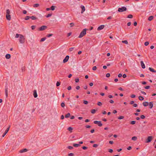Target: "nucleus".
<instances>
[{"mask_svg":"<svg viewBox=\"0 0 156 156\" xmlns=\"http://www.w3.org/2000/svg\"><path fill=\"white\" fill-rule=\"evenodd\" d=\"M130 97L131 98H135L136 97V95L134 94H132Z\"/></svg>","mask_w":156,"mask_h":156,"instance_id":"864d4df0","label":"nucleus"},{"mask_svg":"<svg viewBox=\"0 0 156 156\" xmlns=\"http://www.w3.org/2000/svg\"><path fill=\"white\" fill-rule=\"evenodd\" d=\"M122 42L125 44H128V41L127 40L122 41Z\"/></svg>","mask_w":156,"mask_h":156,"instance_id":"cd10ccee","label":"nucleus"},{"mask_svg":"<svg viewBox=\"0 0 156 156\" xmlns=\"http://www.w3.org/2000/svg\"><path fill=\"white\" fill-rule=\"evenodd\" d=\"M5 93L6 97L7 98L8 97V88L7 87L5 88Z\"/></svg>","mask_w":156,"mask_h":156,"instance_id":"ddd939ff","label":"nucleus"},{"mask_svg":"<svg viewBox=\"0 0 156 156\" xmlns=\"http://www.w3.org/2000/svg\"><path fill=\"white\" fill-rule=\"evenodd\" d=\"M145 118V116L143 115H142L140 116V118L142 119H144Z\"/></svg>","mask_w":156,"mask_h":156,"instance_id":"37998d69","label":"nucleus"},{"mask_svg":"<svg viewBox=\"0 0 156 156\" xmlns=\"http://www.w3.org/2000/svg\"><path fill=\"white\" fill-rule=\"evenodd\" d=\"M109 102L110 103H112V104L114 102V101L112 100H110L109 101Z\"/></svg>","mask_w":156,"mask_h":156,"instance_id":"bf43d9fd","label":"nucleus"},{"mask_svg":"<svg viewBox=\"0 0 156 156\" xmlns=\"http://www.w3.org/2000/svg\"><path fill=\"white\" fill-rule=\"evenodd\" d=\"M74 48H71L69 49L70 51H71L73 50Z\"/></svg>","mask_w":156,"mask_h":156,"instance_id":"338daca9","label":"nucleus"},{"mask_svg":"<svg viewBox=\"0 0 156 156\" xmlns=\"http://www.w3.org/2000/svg\"><path fill=\"white\" fill-rule=\"evenodd\" d=\"M82 148L83 150H86V149H87V147H85V146H83L82 147Z\"/></svg>","mask_w":156,"mask_h":156,"instance_id":"8fccbe9b","label":"nucleus"},{"mask_svg":"<svg viewBox=\"0 0 156 156\" xmlns=\"http://www.w3.org/2000/svg\"><path fill=\"white\" fill-rule=\"evenodd\" d=\"M68 148L70 150H72L73 148V147L72 146H69L68 147Z\"/></svg>","mask_w":156,"mask_h":156,"instance_id":"58836bf2","label":"nucleus"},{"mask_svg":"<svg viewBox=\"0 0 156 156\" xmlns=\"http://www.w3.org/2000/svg\"><path fill=\"white\" fill-rule=\"evenodd\" d=\"M135 123H136L135 121H131V122H130V124L132 125H134V124H135Z\"/></svg>","mask_w":156,"mask_h":156,"instance_id":"72a5a7b5","label":"nucleus"},{"mask_svg":"<svg viewBox=\"0 0 156 156\" xmlns=\"http://www.w3.org/2000/svg\"><path fill=\"white\" fill-rule=\"evenodd\" d=\"M34 97L35 98H37V95L36 90H34Z\"/></svg>","mask_w":156,"mask_h":156,"instance_id":"f3484780","label":"nucleus"},{"mask_svg":"<svg viewBox=\"0 0 156 156\" xmlns=\"http://www.w3.org/2000/svg\"><path fill=\"white\" fill-rule=\"evenodd\" d=\"M6 15H10V11L9 9H7L6 10Z\"/></svg>","mask_w":156,"mask_h":156,"instance_id":"5701e85b","label":"nucleus"},{"mask_svg":"<svg viewBox=\"0 0 156 156\" xmlns=\"http://www.w3.org/2000/svg\"><path fill=\"white\" fill-rule=\"evenodd\" d=\"M70 27H73L74 26V24L73 23H72L70 24Z\"/></svg>","mask_w":156,"mask_h":156,"instance_id":"49530a36","label":"nucleus"},{"mask_svg":"<svg viewBox=\"0 0 156 156\" xmlns=\"http://www.w3.org/2000/svg\"><path fill=\"white\" fill-rule=\"evenodd\" d=\"M104 27L105 26L104 25H101L98 27L97 30H100L103 29L104 28Z\"/></svg>","mask_w":156,"mask_h":156,"instance_id":"6e6552de","label":"nucleus"},{"mask_svg":"<svg viewBox=\"0 0 156 156\" xmlns=\"http://www.w3.org/2000/svg\"><path fill=\"white\" fill-rule=\"evenodd\" d=\"M60 82L58 81L56 83V86L57 87H58V86H59V85H60Z\"/></svg>","mask_w":156,"mask_h":156,"instance_id":"4c0bfd02","label":"nucleus"},{"mask_svg":"<svg viewBox=\"0 0 156 156\" xmlns=\"http://www.w3.org/2000/svg\"><path fill=\"white\" fill-rule=\"evenodd\" d=\"M6 18L7 20H11V16L10 15H6Z\"/></svg>","mask_w":156,"mask_h":156,"instance_id":"4468645a","label":"nucleus"},{"mask_svg":"<svg viewBox=\"0 0 156 156\" xmlns=\"http://www.w3.org/2000/svg\"><path fill=\"white\" fill-rule=\"evenodd\" d=\"M94 123L95 124H97L99 126H101L102 125L100 121H95L94 122Z\"/></svg>","mask_w":156,"mask_h":156,"instance_id":"39448f33","label":"nucleus"},{"mask_svg":"<svg viewBox=\"0 0 156 156\" xmlns=\"http://www.w3.org/2000/svg\"><path fill=\"white\" fill-rule=\"evenodd\" d=\"M85 127L87 128H90V126L89 125H87L85 126Z\"/></svg>","mask_w":156,"mask_h":156,"instance_id":"0e129e2a","label":"nucleus"},{"mask_svg":"<svg viewBox=\"0 0 156 156\" xmlns=\"http://www.w3.org/2000/svg\"><path fill=\"white\" fill-rule=\"evenodd\" d=\"M31 28L32 30H34L35 28V26H32L31 27Z\"/></svg>","mask_w":156,"mask_h":156,"instance_id":"4d7b16f0","label":"nucleus"},{"mask_svg":"<svg viewBox=\"0 0 156 156\" xmlns=\"http://www.w3.org/2000/svg\"><path fill=\"white\" fill-rule=\"evenodd\" d=\"M47 28V27L45 26H42L40 28H39V30L40 31H42L45 30Z\"/></svg>","mask_w":156,"mask_h":156,"instance_id":"0eeeda50","label":"nucleus"},{"mask_svg":"<svg viewBox=\"0 0 156 156\" xmlns=\"http://www.w3.org/2000/svg\"><path fill=\"white\" fill-rule=\"evenodd\" d=\"M83 103L87 105L88 103V102L87 101L84 100L83 101Z\"/></svg>","mask_w":156,"mask_h":156,"instance_id":"c03bdc74","label":"nucleus"},{"mask_svg":"<svg viewBox=\"0 0 156 156\" xmlns=\"http://www.w3.org/2000/svg\"><path fill=\"white\" fill-rule=\"evenodd\" d=\"M127 10V8L125 7H122L121 8H119L118 9V11L121 12L126 11Z\"/></svg>","mask_w":156,"mask_h":156,"instance_id":"7ed1b4c3","label":"nucleus"},{"mask_svg":"<svg viewBox=\"0 0 156 156\" xmlns=\"http://www.w3.org/2000/svg\"><path fill=\"white\" fill-rule=\"evenodd\" d=\"M71 89V87L70 86H69L67 88V89L68 90H70Z\"/></svg>","mask_w":156,"mask_h":156,"instance_id":"e2e57ef3","label":"nucleus"},{"mask_svg":"<svg viewBox=\"0 0 156 156\" xmlns=\"http://www.w3.org/2000/svg\"><path fill=\"white\" fill-rule=\"evenodd\" d=\"M81 8L82 9L81 13H83L85 11V7L83 5H81Z\"/></svg>","mask_w":156,"mask_h":156,"instance_id":"1a4fd4ad","label":"nucleus"},{"mask_svg":"<svg viewBox=\"0 0 156 156\" xmlns=\"http://www.w3.org/2000/svg\"><path fill=\"white\" fill-rule=\"evenodd\" d=\"M143 104V105L145 107H146L148 105V103L147 102H144Z\"/></svg>","mask_w":156,"mask_h":156,"instance_id":"dca6fc26","label":"nucleus"},{"mask_svg":"<svg viewBox=\"0 0 156 156\" xmlns=\"http://www.w3.org/2000/svg\"><path fill=\"white\" fill-rule=\"evenodd\" d=\"M87 30H88V29L86 28L84 29L80 33V35L78 37L79 38H81L83 37L84 35H85L86 33V31Z\"/></svg>","mask_w":156,"mask_h":156,"instance_id":"f03ea898","label":"nucleus"},{"mask_svg":"<svg viewBox=\"0 0 156 156\" xmlns=\"http://www.w3.org/2000/svg\"><path fill=\"white\" fill-rule=\"evenodd\" d=\"M73 129L71 127H69L68 128L67 130L69 131H70L73 130Z\"/></svg>","mask_w":156,"mask_h":156,"instance_id":"c9c22d12","label":"nucleus"},{"mask_svg":"<svg viewBox=\"0 0 156 156\" xmlns=\"http://www.w3.org/2000/svg\"><path fill=\"white\" fill-rule=\"evenodd\" d=\"M19 37V41L20 43H23L25 42V38L24 36L20 34H16L15 37L17 38Z\"/></svg>","mask_w":156,"mask_h":156,"instance_id":"f257e3e1","label":"nucleus"},{"mask_svg":"<svg viewBox=\"0 0 156 156\" xmlns=\"http://www.w3.org/2000/svg\"><path fill=\"white\" fill-rule=\"evenodd\" d=\"M108 97L110 98H113V96L112 95H109Z\"/></svg>","mask_w":156,"mask_h":156,"instance_id":"680f3d73","label":"nucleus"},{"mask_svg":"<svg viewBox=\"0 0 156 156\" xmlns=\"http://www.w3.org/2000/svg\"><path fill=\"white\" fill-rule=\"evenodd\" d=\"M110 73H108L106 74V76L107 77H109L110 76Z\"/></svg>","mask_w":156,"mask_h":156,"instance_id":"79ce46f5","label":"nucleus"},{"mask_svg":"<svg viewBox=\"0 0 156 156\" xmlns=\"http://www.w3.org/2000/svg\"><path fill=\"white\" fill-rule=\"evenodd\" d=\"M94 132V129H93L90 130V132L92 133H93Z\"/></svg>","mask_w":156,"mask_h":156,"instance_id":"69168bd1","label":"nucleus"},{"mask_svg":"<svg viewBox=\"0 0 156 156\" xmlns=\"http://www.w3.org/2000/svg\"><path fill=\"white\" fill-rule=\"evenodd\" d=\"M46 38L45 37H43L41 39V40H40V41H41V42L43 41H45L46 40Z\"/></svg>","mask_w":156,"mask_h":156,"instance_id":"7c9ffc66","label":"nucleus"},{"mask_svg":"<svg viewBox=\"0 0 156 156\" xmlns=\"http://www.w3.org/2000/svg\"><path fill=\"white\" fill-rule=\"evenodd\" d=\"M153 16H150L148 18V20L149 21L152 20L153 19Z\"/></svg>","mask_w":156,"mask_h":156,"instance_id":"412c9836","label":"nucleus"},{"mask_svg":"<svg viewBox=\"0 0 156 156\" xmlns=\"http://www.w3.org/2000/svg\"><path fill=\"white\" fill-rule=\"evenodd\" d=\"M7 133L6 131H5L4 133L3 134L2 136L4 137Z\"/></svg>","mask_w":156,"mask_h":156,"instance_id":"ea45409f","label":"nucleus"},{"mask_svg":"<svg viewBox=\"0 0 156 156\" xmlns=\"http://www.w3.org/2000/svg\"><path fill=\"white\" fill-rule=\"evenodd\" d=\"M30 16H27L25 18V20H28L29 18H30Z\"/></svg>","mask_w":156,"mask_h":156,"instance_id":"a19ab883","label":"nucleus"},{"mask_svg":"<svg viewBox=\"0 0 156 156\" xmlns=\"http://www.w3.org/2000/svg\"><path fill=\"white\" fill-rule=\"evenodd\" d=\"M153 139V137L152 136H149L147 137V139L146 140L145 142L146 143H149Z\"/></svg>","mask_w":156,"mask_h":156,"instance_id":"20e7f679","label":"nucleus"},{"mask_svg":"<svg viewBox=\"0 0 156 156\" xmlns=\"http://www.w3.org/2000/svg\"><path fill=\"white\" fill-rule=\"evenodd\" d=\"M148 105H149V108L150 109L152 108L153 106V102L151 101L150 102L149 104H148Z\"/></svg>","mask_w":156,"mask_h":156,"instance_id":"9d476101","label":"nucleus"},{"mask_svg":"<svg viewBox=\"0 0 156 156\" xmlns=\"http://www.w3.org/2000/svg\"><path fill=\"white\" fill-rule=\"evenodd\" d=\"M122 77L123 78H125L126 77V74H124L122 75Z\"/></svg>","mask_w":156,"mask_h":156,"instance_id":"774afa93","label":"nucleus"},{"mask_svg":"<svg viewBox=\"0 0 156 156\" xmlns=\"http://www.w3.org/2000/svg\"><path fill=\"white\" fill-rule=\"evenodd\" d=\"M52 15L51 14H48V15L46 16V17L47 18L51 16Z\"/></svg>","mask_w":156,"mask_h":156,"instance_id":"a18cd8bd","label":"nucleus"},{"mask_svg":"<svg viewBox=\"0 0 156 156\" xmlns=\"http://www.w3.org/2000/svg\"><path fill=\"white\" fill-rule=\"evenodd\" d=\"M30 18L31 19H32V20H35L37 19V18L36 17L34 16H30Z\"/></svg>","mask_w":156,"mask_h":156,"instance_id":"6ab92c4d","label":"nucleus"},{"mask_svg":"<svg viewBox=\"0 0 156 156\" xmlns=\"http://www.w3.org/2000/svg\"><path fill=\"white\" fill-rule=\"evenodd\" d=\"M124 118V116H120L118 117V119H123Z\"/></svg>","mask_w":156,"mask_h":156,"instance_id":"2f4dec72","label":"nucleus"},{"mask_svg":"<svg viewBox=\"0 0 156 156\" xmlns=\"http://www.w3.org/2000/svg\"><path fill=\"white\" fill-rule=\"evenodd\" d=\"M55 6L53 5L51 7V9L52 10H54L55 9Z\"/></svg>","mask_w":156,"mask_h":156,"instance_id":"c756f323","label":"nucleus"},{"mask_svg":"<svg viewBox=\"0 0 156 156\" xmlns=\"http://www.w3.org/2000/svg\"><path fill=\"white\" fill-rule=\"evenodd\" d=\"M27 151H28V150L27 149L25 148V149H24L21 150L19 152L20 153H22L23 152H27Z\"/></svg>","mask_w":156,"mask_h":156,"instance_id":"9b49d317","label":"nucleus"},{"mask_svg":"<svg viewBox=\"0 0 156 156\" xmlns=\"http://www.w3.org/2000/svg\"><path fill=\"white\" fill-rule=\"evenodd\" d=\"M113 151V150L112 149H109L108 150V152L110 153H112Z\"/></svg>","mask_w":156,"mask_h":156,"instance_id":"13d9d810","label":"nucleus"},{"mask_svg":"<svg viewBox=\"0 0 156 156\" xmlns=\"http://www.w3.org/2000/svg\"><path fill=\"white\" fill-rule=\"evenodd\" d=\"M53 35V34H48L46 36L47 37H50L51 36H52Z\"/></svg>","mask_w":156,"mask_h":156,"instance_id":"f704fd0d","label":"nucleus"},{"mask_svg":"<svg viewBox=\"0 0 156 156\" xmlns=\"http://www.w3.org/2000/svg\"><path fill=\"white\" fill-rule=\"evenodd\" d=\"M132 149V147L131 146H129L127 148V150H130Z\"/></svg>","mask_w":156,"mask_h":156,"instance_id":"052dcab7","label":"nucleus"},{"mask_svg":"<svg viewBox=\"0 0 156 156\" xmlns=\"http://www.w3.org/2000/svg\"><path fill=\"white\" fill-rule=\"evenodd\" d=\"M133 17V15L131 14L128 15L127 16V18H132Z\"/></svg>","mask_w":156,"mask_h":156,"instance_id":"c85d7f7f","label":"nucleus"},{"mask_svg":"<svg viewBox=\"0 0 156 156\" xmlns=\"http://www.w3.org/2000/svg\"><path fill=\"white\" fill-rule=\"evenodd\" d=\"M139 99L140 101H142L144 99V98L141 96H140L139 97Z\"/></svg>","mask_w":156,"mask_h":156,"instance_id":"b1692460","label":"nucleus"},{"mask_svg":"<svg viewBox=\"0 0 156 156\" xmlns=\"http://www.w3.org/2000/svg\"><path fill=\"white\" fill-rule=\"evenodd\" d=\"M69 58V56L68 55H67L66 56L65 58L63 60V62L64 63H65L66 62H67Z\"/></svg>","mask_w":156,"mask_h":156,"instance_id":"423d86ee","label":"nucleus"},{"mask_svg":"<svg viewBox=\"0 0 156 156\" xmlns=\"http://www.w3.org/2000/svg\"><path fill=\"white\" fill-rule=\"evenodd\" d=\"M98 146V145L97 144H94L93 145V147H97Z\"/></svg>","mask_w":156,"mask_h":156,"instance_id":"5fc2aeb1","label":"nucleus"},{"mask_svg":"<svg viewBox=\"0 0 156 156\" xmlns=\"http://www.w3.org/2000/svg\"><path fill=\"white\" fill-rule=\"evenodd\" d=\"M68 155L69 156H73L74 155V154L72 153H70Z\"/></svg>","mask_w":156,"mask_h":156,"instance_id":"3c124183","label":"nucleus"},{"mask_svg":"<svg viewBox=\"0 0 156 156\" xmlns=\"http://www.w3.org/2000/svg\"><path fill=\"white\" fill-rule=\"evenodd\" d=\"M97 104L99 106H101L102 105V103L100 102H99Z\"/></svg>","mask_w":156,"mask_h":156,"instance_id":"09e8293b","label":"nucleus"},{"mask_svg":"<svg viewBox=\"0 0 156 156\" xmlns=\"http://www.w3.org/2000/svg\"><path fill=\"white\" fill-rule=\"evenodd\" d=\"M96 111V110L93 109H92L91 110V112L92 114H94L95 113Z\"/></svg>","mask_w":156,"mask_h":156,"instance_id":"393cba45","label":"nucleus"},{"mask_svg":"<svg viewBox=\"0 0 156 156\" xmlns=\"http://www.w3.org/2000/svg\"><path fill=\"white\" fill-rule=\"evenodd\" d=\"M5 57L7 59H9L11 57V55L9 54H7L5 55Z\"/></svg>","mask_w":156,"mask_h":156,"instance_id":"a211bd4d","label":"nucleus"},{"mask_svg":"<svg viewBox=\"0 0 156 156\" xmlns=\"http://www.w3.org/2000/svg\"><path fill=\"white\" fill-rule=\"evenodd\" d=\"M79 80L78 78H76L75 79V81L76 83H78L79 82Z\"/></svg>","mask_w":156,"mask_h":156,"instance_id":"de8ad7c7","label":"nucleus"},{"mask_svg":"<svg viewBox=\"0 0 156 156\" xmlns=\"http://www.w3.org/2000/svg\"><path fill=\"white\" fill-rule=\"evenodd\" d=\"M97 69V67L96 66H94L93 68H92V69L93 70H96Z\"/></svg>","mask_w":156,"mask_h":156,"instance_id":"603ef678","label":"nucleus"},{"mask_svg":"<svg viewBox=\"0 0 156 156\" xmlns=\"http://www.w3.org/2000/svg\"><path fill=\"white\" fill-rule=\"evenodd\" d=\"M137 139V138L136 136H133L132 138V140H136Z\"/></svg>","mask_w":156,"mask_h":156,"instance_id":"bb28decb","label":"nucleus"},{"mask_svg":"<svg viewBox=\"0 0 156 156\" xmlns=\"http://www.w3.org/2000/svg\"><path fill=\"white\" fill-rule=\"evenodd\" d=\"M149 70L152 72H154V73H156V70H154L153 68L149 67Z\"/></svg>","mask_w":156,"mask_h":156,"instance_id":"2eb2a0df","label":"nucleus"},{"mask_svg":"<svg viewBox=\"0 0 156 156\" xmlns=\"http://www.w3.org/2000/svg\"><path fill=\"white\" fill-rule=\"evenodd\" d=\"M150 88V87L149 86H147L145 87V89H149Z\"/></svg>","mask_w":156,"mask_h":156,"instance_id":"6e6d98bb","label":"nucleus"},{"mask_svg":"<svg viewBox=\"0 0 156 156\" xmlns=\"http://www.w3.org/2000/svg\"><path fill=\"white\" fill-rule=\"evenodd\" d=\"M61 106L62 108L64 107L65 106V104L64 103V102L62 103L61 104Z\"/></svg>","mask_w":156,"mask_h":156,"instance_id":"473e14b6","label":"nucleus"},{"mask_svg":"<svg viewBox=\"0 0 156 156\" xmlns=\"http://www.w3.org/2000/svg\"><path fill=\"white\" fill-rule=\"evenodd\" d=\"M39 6V4H35L34 5L33 7H37Z\"/></svg>","mask_w":156,"mask_h":156,"instance_id":"a878e982","label":"nucleus"},{"mask_svg":"<svg viewBox=\"0 0 156 156\" xmlns=\"http://www.w3.org/2000/svg\"><path fill=\"white\" fill-rule=\"evenodd\" d=\"M149 44V43L148 41H147L145 42L144 45L146 46H147Z\"/></svg>","mask_w":156,"mask_h":156,"instance_id":"e433bc0d","label":"nucleus"},{"mask_svg":"<svg viewBox=\"0 0 156 156\" xmlns=\"http://www.w3.org/2000/svg\"><path fill=\"white\" fill-rule=\"evenodd\" d=\"M70 115V113H68L67 114H66L65 115V117L66 118H68L69 117Z\"/></svg>","mask_w":156,"mask_h":156,"instance_id":"4be33fe9","label":"nucleus"},{"mask_svg":"<svg viewBox=\"0 0 156 156\" xmlns=\"http://www.w3.org/2000/svg\"><path fill=\"white\" fill-rule=\"evenodd\" d=\"M140 63L141 65V66L142 68L144 69L145 68V66L143 62V61H141L140 62Z\"/></svg>","mask_w":156,"mask_h":156,"instance_id":"f8f14e48","label":"nucleus"},{"mask_svg":"<svg viewBox=\"0 0 156 156\" xmlns=\"http://www.w3.org/2000/svg\"><path fill=\"white\" fill-rule=\"evenodd\" d=\"M73 145L75 147H78L80 146V144H74Z\"/></svg>","mask_w":156,"mask_h":156,"instance_id":"aec40b11","label":"nucleus"}]
</instances>
